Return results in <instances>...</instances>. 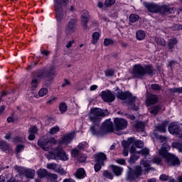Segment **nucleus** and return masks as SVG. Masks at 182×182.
Returning a JSON list of instances; mask_svg holds the SVG:
<instances>
[{
  "label": "nucleus",
  "mask_w": 182,
  "mask_h": 182,
  "mask_svg": "<svg viewBox=\"0 0 182 182\" xmlns=\"http://www.w3.org/2000/svg\"><path fill=\"white\" fill-rule=\"evenodd\" d=\"M90 122L92 123V126L90 127V131L93 136H103L106 133L113 132V122L110 119L105 120L100 128V132L96 131V129L100 126V122H102V117H106L109 116V111L107 109H102L97 107L91 108L88 114Z\"/></svg>",
  "instance_id": "1"
},
{
  "label": "nucleus",
  "mask_w": 182,
  "mask_h": 182,
  "mask_svg": "<svg viewBox=\"0 0 182 182\" xmlns=\"http://www.w3.org/2000/svg\"><path fill=\"white\" fill-rule=\"evenodd\" d=\"M55 73L56 70L53 66L43 67L40 70H37L36 76L38 79H46L44 85L46 87H49V86L52 85V80H53Z\"/></svg>",
  "instance_id": "2"
},
{
  "label": "nucleus",
  "mask_w": 182,
  "mask_h": 182,
  "mask_svg": "<svg viewBox=\"0 0 182 182\" xmlns=\"http://www.w3.org/2000/svg\"><path fill=\"white\" fill-rule=\"evenodd\" d=\"M153 66L150 65H145L142 66L140 64H136L133 66L132 75L136 79H141L146 75H153Z\"/></svg>",
  "instance_id": "3"
},
{
  "label": "nucleus",
  "mask_w": 182,
  "mask_h": 182,
  "mask_svg": "<svg viewBox=\"0 0 182 182\" xmlns=\"http://www.w3.org/2000/svg\"><path fill=\"white\" fill-rule=\"evenodd\" d=\"M117 97L121 100H125L126 103H127L129 106H131L132 110H135L136 112L139 110V107L136 106V103L139 104V102L140 101L136 96H133L129 92H118Z\"/></svg>",
  "instance_id": "4"
},
{
  "label": "nucleus",
  "mask_w": 182,
  "mask_h": 182,
  "mask_svg": "<svg viewBox=\"0 0 182 182\" xmlns=\"http://www.w3.org/2000/svg\"><path fill=\"white\" fill-rule=\"evenodd\" d=\"M145 7L147 9L149 12H151L152 14H156L159 12V11L161 14H164L165 15L174 13V9L167 6L159 7L158 5L154 3H146L145 4Z\"/></svg>",
  "instance_id": "5"
},
{
  "label": "nucleus",
  "mask_w": 182,
  "mask_h": 182,
  "mask_svg": "<svg viewBox=\"0 0 182 182\" xmlns=\"http://www.w3.org/2000/svg\"><path fill=\"white\" fill-rule=\"evenodd\" d=\"M45 156L48 160H55L57 157H58L60 160H68L66 152H65L60 146H58L53 149V151H50L47 154H45Z\"/></svg>",
  "instance_id": "6"
},
{
  "label": "nucleus",
  "mask_w": 182,
  "mask_h": 182,
  "mask_svg": "<svg viewBox=\"0 0 182 182\" xmlns=\"http://www.w3.org/2000/svg\"><path fill=\"white\" fill-rule=\"evenodd\" d=\"M129 171L127 173V181H136L141 176V173L143 170L141 169V166H136L134 167V170L132 171V168L130 166H128Z\"/></svg>",
  "instance_id": "7"
},
{
  "label": "nucleus",
  "mask_w": 182,
  "mask_h": 182,
  "mask_svg": "<svg viewBox=\"0 0 182 182\" xmlns=\"http://www.w3.org/2000/svg\"><path fill=\"white\" fill-rule=\"evenodd\" d=\"M168 150H170V146H163L159 151V156L163 157V159H166V160H178V158H177L176 155L168 153Z\"/></svg>",
  "instance_id": "8"
},
{
  "label": "nucleus",
  "mask_w": 182,
  "mask_h": 182,
  "mask_svg": "<svg viewBox=\"0 0 182 182\" xmlns=\"http://www.w3.org/2000/svg\"><path fill=\"white\" fill-rule=\"evenodd\" d=\"M53 1H54V7H55L56 20L58 21V22H61V21L64 18L63 9L62 8V6H60V4L58 1V0H53Z\"/></svg>",
  "instance_id": "9"
},
{
  "label": "nucleus",
  "mask_w": 182,
  "mask_h": 182,
  "mask_svg": "<svg viewBox=\"0 0 182 182\" xmlns=\"http://www.w3.org/2000/svg\"><path fill=\"white\" fill-rule=\"evenodd\" d=\"M140 154L145 156V159L149 160L150 159V151L147 148H144L141 151L136 152L134 154L132 155L130 160H139L140 159Z\"/></svg>",
  "instance_id": "10"
},
{
  "label": "nucleus",
  "mask_w": 182,
  "mask_h": 182,
  "mask_svg": "<svg viewBox=\"0 0 182 182\" xmlns=\"http://www.w3.org/2000/svg\"><path fill=\"white\" fill-rule=\"evenodd\" d=\"M14 168L18 173H21L22 171H24L25 176L26 177V178H33V177L35 176V170L26 168L18 166H16Z\"/></svg>",
  "instance_id": "11"
},
{
  "label": "nucleus",
  "mask_w": 182,
  "mask_h": 182,
  "mask_svg": "<svg viewBox=\"0 0 182 182\" xmlns=\"http://www.w3.org/2000/svg\"><path fill=\"white\" fill-rule=\"evenodd\" d=\"M114 123L117 130H124V129L127 128V120L123 118L114 119Z\"/></svg>",
  "instance_id": "12"
},
{
  "label": "nucleus",
  "mask_w": 182,
  "mask_h": 182,
  "mask_svg": "<svg viewBox=\"0 0 182 182\" xmlns=\"http://www.w3.org/2000/svg\"><path fill=\"white\" fill-rule=\"evenodd\" d=\"M101 97L107 103H112V102H114L115 99L114 95L110 90L102 91L101 92Z\"/></svg>",
  "instance_id": "13"
},
{
  "label": "nucleus",
  "mask_w": 182,
  "mask_h": 182,
  "mask_svg": "<svg viewBox=\"0 0 182 182\" xmlns=\"http://www.w3.org/2000/svg\"><path fill=\"white\" fill-rule=\"evenodd\" d=\"M182 129L181 124L177 122H172L168 125V130L171 134H178L180 130Z\"/></svg>",
  "instance_id": "14"
},
{
  "label": "nucleus",
  "mask_w": 182,
  "mask_h": 182,
  "mask_svg": "<svg viewBox=\"0 0 182 182\" xmlns=\"http://www.w3.org/2000/svg\"><path fill=\"white\" fill-rule=\"evenodd\" d=\"M90 21V15L88 11H83L82 15L81 16V24L82 25V28L84 31H87L89 29V26H87V22Z\"/></svg>",
  "instance_id": "15"
},
{
  "label": "nucleus",
  "mask_w": 182,
  "mask_h": 182,
  "mask_svg": "<svg viewBox=\"0 0 182 182\" xmlns=\"http://www.w3.org/2000/svg\"><path fill=\"white\" fill-rule=\"evenodd\" d=\"M151 164L160 165L161 164V160H154L151 161L149 160L141 161V164L143 165L146 171H150V170H153V168H151Z\"/></svg>",
  "instance_id": "16"
},
{
  "label": "nucleus",
  "mask_w": 182,
  "mask_h": 182,
  "mask_svg": "<svg viewBox=\"0 0 182 182\" xmlns=\"http://www.w3.org/2000/svg\"><path fill=\"white\" fill-rule=\"evenodd\" d=\"M76 23H77V21L76 19L70 20L65 28V32L68 33V35H70L71 33H73L75 31H76Z\"/></svg>",
  "instance_id": "17"
},
{
  "label": "nucleus",
  "mask_w": 182,
  "mask_h": 182,
  "mask_svg": "<svg viewBox=\"0 0 182 182\" xmlns=\"http://www.w3.org/2000/svg\"><path fill=\"white\" fill-rule=\"evenodd\" d=\"M49 139H39L37 144L45 151H49V149L52 148V145L49 144Z\"/></svg>",
  "instance_id": "18"
},
{
  "label": "nucleus",
  "mask_w": 182,
  "mask_h": 182,
  "mask_svg": "<svg viewBox=\"0 0 182 182\" xmlns=\"http://www.w3.org/2000/svg\"><path fill=\"white\" fill-rule=\"evenodd\" d=\"M73 139V134H68L67 135L64 136L61 141H59L60 144H69L70 141Z\"/></svg>",
  "instance_id": "19"
},
{
  "label": "nucleus",
  "mask_w": 182,
  "mask_h": 182,
  "mask_svg": "<svg viewBox=\"0 0 182 182\" xmlns=\"http://www.w3.org/2000/svg\"><path fill=\"white\" fill-rule=\"evenodd\" d=\"M109 168H112L114 174H115L117 177L119 176H122V173H123V168L114 165H110Z\"/></svg>",
  "instance_id": "20"
},
{
  "label": "nucleus",
  "mask_w": 182,
  "mask_h": 182,
  "mask_svg": "<svg viewBox=\"0 0 182 182\" xmlns=\"http://www.w3.org/2000/svg\"><path fill=\"white\" fill-rule=\"evenodd\" d=\"M168 123H170L168 121H164L162 124L156 126V129L160 132V133H166Z\"/></svg>",
  "instance_id": "21"
},
{
  "label": "nucleus",
  "mask_w": 182,
  "mask_h": 182,
  "mask_svg": "<svg viewBox=\"0 0 182 182\" xmlns=\"http://www.w3.org/2000/svg\"><path fill=\"white\" fill-rule=\"evenodd\" d=\"M134 137L128 138L127 140H123L122 141V147H125V149H129L132 144H134Z\"/></svg>",
  "instance_id": "22"
},
{
  "label": "nucleus",
  "mask_w": 182,
  "mask_h": 182,
  "mask_svg": "<svg viewBox=\"0 0 182 182\" xmlns=\"http://www.w3.org/2000/svg\"><path fill=\"white\" fill-rule=\"evenodd\" d=\"M75 177L79 179L85 178V177H86V172L85 171V169L82 168H78L76 171Z\"/></svg>",
  "instance_id": "23"
},
{
  "label": "nucleus",
  "mask_w": 182,
  "mask_h": 182,
  "mask_svg": "<svg viewBox=\"0 0 182 182\" xmlns=\"http://www.w3.org/2000/svg\"><path fill=\"white\" fill-rule=\"evenodd\" d=\"M102 166H105V161L103 160H97L96 161L95 165L94 166L95 173H98L102 170Z\"/></svg>",
  "instance_id": "24"
},
{
  "label": "nucleus",
  "mask_w": 182,
  "mask_h": 182,
  "mask_svg": "<svg viewBox=\"0 0 182 182\" xmlns=\"http://www.w3.org/2000/svg\"><path fill=\"white\" fill-rule=\"evenodd\" d=\"M37 175L39 178H45V177H48V176H49V173L46 169L40 168L37 171Z\"/></svg>",
  "instance_id": "25"
},
{
  "label": "nucleus",
  "mask_w": 182,
  "mask_h": 182,
  "mask_svg": "<svg viewBox=\"0 0 182 182\" xmlns=\"http://www.w3.org/2000/svg\"><path fill=\"white\" fill-rule=\"evenodd\" d=\"M0 150L6 151V150H11V146L8 144V143L4 141H0Z\"/></svg>",
  "instance_id": "26"
},
{
  "label": "nucleus",
  "mask_w": 182,
  "mask_h": 182,
  "mask_svg": "<svg viewBox=\"0 0 182 182\" xmlns=\"http://www.w3.org/2000/svg\"><path fill=\"white\" fill-rule=\"evenodd\" d=\"M165 163L166 164H168V166H173V167L180 166L179 160H166Z\"/></svg>",
  "instance_id": "27"
},
{
  "label": "nucleus",
  "mask_w": 182,
  "mask_h": 182,
  "mask_svg": "<svg viewBox=\"0 0 182 182\" xmlns=\"http://www.w3.org/2000/svg\"><path fill=\"white\" fill-rule=\"evenodd\" d=\"M177 39L176 38H173L168 40V48L171 50L176 45H177Z\"/></svg>",
  "instance_id": "28"
},
{
  "label": "nucleus",
  "mask_w": 182,
  "mask_h": 182,
  "mask_svg": "<svg viewBox=\"0 0 182 182\" xmlns=\"http://www.w3.org/2000/svg\"><path fill=\"white\" fill-rule=\"evenodd\" d=\"M135 129L137 132H140L141 130H144L146 127V124L143 122H137L134 125Z\"/></svg>",
  "instance_id": "29"
},
{
  "label": "nucleus",
  "mask_w": 182,
  "mask_h": 182,
  "mask_svg": "<svg viewBox=\"0 0 182 182\" xmlns=\"http://www.w3.org/2000/svg\"><path fill=\"white\" fill-rule=\"evenodd\" d=\"M95 160H107V156H106L105 153L99 152L95 154Z\"/></svg>",
  "instance_id": "30"
},
{
  "label": "nucleus",
  "mask_w": 182,
  "mask_h": 182,
  "mask_svg": "<svg viewBox=\"0 0 182 182\" xmlns=\"http://www.w3.org/2000/svg\"><path fill=\"white\" fill-rule=\"evenodd\" d=\"M160 110H161V107H160V106L159 105H155L151 108L149 112L150 113H151V114L156 116L159 113V112H160Z\"/></svg>",
  "instance_id": "31"
},
{
  "label": "nucleus",
  "mask_w": 182,
  "mask_h": 182,
  "mask_svg": "<svg viewBox=\"0 0 182 182\" xmlns=\"http://www.w3.org/2000/svg\"><path fill=\"white\" fill-rule=\"evenodd\" d=\"M144 38H146V33L143 31L139 30L136 31V39L138 41H143Z\"/></svg>",
  "instance_id": "32"
},
{
  "label": "nucleus",
  "mask_w": 182,
  "mask_h": 182,
  "mask_svg": "<svg viewBox=\"0 0 182 182\" xmlns=\"http://www.w3.org/2000/svg\"><path fill=\"white\" fill-rule=\"evenodd\" d=\"M99 38H100V34L99 33V32L93 33L92 43H93V45H95V43H97V41H99Z\"/></svg>",
  "instance_id": "33"
},
{
  "label": "nucleus",
  "mask_w": 182,
  "mask_h": 182,
  "mask_svg": "<svg viewBox=\"0 0 182 182\" xmlns=\"http://www.w3.org/2000/svg\"><path fill=\"white\" fill-rule=\"evenodd\" d=\"M47 177L48 182H56V180H58V175L55 173H48Z\"/></svg>",
  "instance_id": "34"
},
{
  "label": "nucleus",
  "mask_w": 182,
  "mask_h": 182,
  "mask_svg": "<svg viewBox=\"0 0 182 182\" xmlns=\"http://www.w3.org/2000/svg\"><path fill=\"white\" fill-rule=\"evenodd\" d=\"M148 102L149 105H155V103H157V97H156L154 95L149 96Z\"/></svg>",
  "instance_id": "35"
},
{
  "label": "nucleus",
  "mask_w": 182,
  "mask_h": 182,
  "mask_svg": "<svg viewBox=\"0 0 182 182\" xmlns=\"http://www.w3.org/2000/svg\"><path fill=\"white\" fill-rule=\"evenodd\" d=\"M59 110L60 113H65L68 111V106L66 105V103L61 102L59 105Z\"/></svg>",
  "instance_id": "36"
},
{
  "label": "nucleus",
  "mask_w": 182,
  "mask_h": 182,
  "mask_svg": "<svg viewBox=\"0 0 182 182\" xmlns=\"http://www.w3.org/2000/svg\"><path fill=\"white\" fill-rule=\"evenodd\" d=\"M134 144L137 147V149H141L144 146V143L141 140H136V139L134 138Z\"/></svg>",
  "instance_id": "37"
},
{
  "label": "nucleus",
  "mask_w": 182,
  "mask_h": 182,
  "mask_svg": "<svg viewBox=\"0 0 182 182\" xmlns=\"http://www.w3.org/2000/svg\"><path fill=\"white\" fill-rule=\"evenodd\" d=\"M140 19V17L137 14H131L129 16V22H132V23H134V22H137Z\"/></svg>",
  "instance_id": "38"
},
{
  "label": "nucleus",
  "mask_w": 182,
  "mask_h": 182,
  "mask_svg": "<svg viewBox=\"0 0 182 182\" xmlns=\"http://www.w3.org/2000/svg\"><path fill=\"white\" fill-rule=\"evenodd\" d=\"M155 42L157 45H161V46H166V40L161 38H155Z\"/></svg>",
  "instance_id": "39"
},
{
  "label": "nucleus",
  "mask_w": 182,
  "mask_h": 182,
  "mask_svg": "<svg viewBox=\"0 0 182 182\" xmlns=\"http://www.w3.org/2000/svg\"><path fill=\"white\" fill-rule=\"evenodd\" d=\"M103 176L105 177V178H108L109 180H113V174H112V173L109 171H104Z\"/></svg>",
  "instance_id": "40"
},
{
  "label": "nucleus",
  "mask_w": 182,
  "mask_h": 182,
  "mask_svg": "<svg viewBox=\"0 0 182 182\" xmlns=\"http://www.w3.org/2000/svg\"><path fill=\"white\" fill-rule=\"evenodd\" d=\"M173 147L177 149L180 153H182V143L181 142H175L173 144Z\"/></svg>",
  "instance_id": "41"
},
{
  "label": "nucleus",
  "mask_w": 182,
  "mask_h": 182,
  "mask_svg": "<svg viewBox=\"0 0 182 182\" xmlns=\"http://www.w3.org/2000/svg\"><path fill=\"white\" fill-rule=\"evenodd\" d=\"M59 168V165H56L55 164H47V168H49L50 170H54V171H56V170Z\"/></svg>",
  "instance_id": "42"
},
{
  "label": "nucleus",
  "mask_w": 182,
  "mask_h": 182,
  "mask_svg": "<svg viewBox=\"0 0 182 182\" xmlns=\"http://www.w3.org/2000/svg\"><path fill=\"white\" fill-rule=\"evenodd\" d=\"M48 95V89L46 88H41L38 92V96L40 97H43V96H46Z\"/></svg>",
  "instance_id": "43"
},
{
  "label": "nucleus",
  "mask_w": 182,
  "mask_h": 182,
  "mask_svg": "<svg viewBox=\"0 0 182 182\" xmlns=\"http://www.w3.org/2000/svg\"><path fill=\"white\" fill-rule=\"evenodd\" d=\"M115 3L116 0H105V6L109 8V6H112V5H114Z\"/></svg>",
  "instance_id": "44"
},
{
  "label": "nucleus",
  "mask_w": 182,
  "mask_h": 182,
  "mask_svg": "<svg viewBox=\"0 0 182 182\" xmlns=\"http://www.w3.org/2000/svg\"><path fill=\"white\" fill-rule=\"evenodd\" d=\"M151 89H152V90H154V92H159V90H161V86H160V85L159 84H152L151 85Z\"/></svg>",
  "instance_id": "45"
},
{
  "label": "nucleus",
  "mask_w": 182,
  "mask_h": 182,
  "mask_svg": "<svg viewBox=\"0 0 182 182\" xmlns=\"http://www.w3.org/2000/svg\"><path fill=\"white\" fill-rule=\"evenodd\" d=\"M56 173H59V174H60L61 176H65V174H66V171H65V169H63L62 168V166L58 165V169L55 171Z\"/></svg>",
  "instance_id": "46"
},
{
  "label": "nucleus",
  "mask_w": 182,
  "mask_h": 182,
  "mask_svg": "<svg viewBox=\"0 0 182 182\" xmlns=\"http://www.w3.org/2000/svg\"><path fill=\"white\" fill-rule=\"evenodd\" d=\"M114 75V70H110V69L106 70L105 75L107 76V77H110Z\"/></svg>",
  "instance_id": "47"
},
{
  "label": "nucleus",
  "mask_w": 182,
  "mask_h": 182,
  "mask_svg": "<svg viewBox=\"0 0 182 182\" xmlns=\"http://www.w3.org/2000/svg\"><path fill=\"white\" fill-rule=\"evenodd\" d=\"M58 1L61 8H63V6H66L69 4V0H58Z\"/></svg>",
  "instance_id": "48"
},
{
  "label": "nucleus",
  "mask_w": 182,
  "mask_h": 182,
  "mask_svg": "<svg viewBox=\"0 0 182 182\" xmlns=\"http://www.w3.org/2000/svg\"><path fill=\"white\" fill-rule=\"evenodd\" d=\"M59 132V127H54L49 131L50 134H56Z\"/></svg>",
  "instance_id": "49"
},
{
  "label": "nucleus",
  "mask_w": 182,
  "mask_h": 182,
  "mask_svg": "<svg viewBox=\"0 0 182 182\" xmlns=\"http://www.w3.org/2000/svg\"><path fill=\"white\" fill-rule=\"evenodd\" d=\"M170 91L173 93H182V87L171 88Z\"/></svg>",
  "instance_id": "50"
},
{
  "label": "nucleus",
  "mask_w": 182,
  "mask_h": 182,
  "mask_svg": "<svg viewBox=\"0 0 182 182\" xmlns=\"http://www.w3.org/2000/svg\"><path fill=\"white\" fill-rule=\"evenodd\" d=\"M31 85L32 89H36L38 87V79H33Z\"/></svg>",
  "instance_id": "51"
},
{
  "label": "nucleus",
  "mask_w": 182,
  "mask_h": 182,
  "mask_svg": "<svg viewBox=\"0 0 182 182\" xmlns=\"http://www.w3.org/2000/svg\"><path fill=\"white\" fill-rule=\"evenodd\" d=\"M104 45L105 46H109V45H113V40L109 39V38H105L104 41Z\"/></svg>",
  "instance_id": "52"
},
{
  "label": "nucleus",
  "mask_w": 182,
  "mask_h": 182,
  "mask_svg": "<svg viewBox=\"0 0 182 182\" xmlns=\"http://www.w3.org/2000/svg\"><path fill=\"white\" fill-rule=\"evenodd\" d=\"M28 132L32 134H36L38 133V129L36 127H32L28 129Z\"/></svg>",
  "instance_id": "53"
},
{
  "label": "nucleus",
  "mask_w": 182,
  "mask_h": 182,
  "mask_svg": "<svg viewBox=\"0 0 182 182\" xmlns=\"http://www.w3.org/2000/svg\"><path fill=\"white\" fill-rule=\"evenodd\" d=\"M78 155H79V150H77V149H74L71 151V156L73 157H77Z\"/></svg>",
  "instance_id": "54"
},
{
  "label": "nucleus",
  "mask_w": 182,
  "mask_h": 182,
  "mask_svg": "<svg viewBox=\"0 0 182 182\" xmlns=\"http://www.w3.org/2000/svg\"><path fill=\"white\" fill-rule=\"evenodd\" d=\"M11 92H8V91H4V92H0V103L1 101L2 100V97H4V96H8V95H10Z\"/></svg>",
  "instance_id": "55"
},
{
  "label": "nucleus",
  "mask_w": 182,
  "mask_h": 182,
  "mask_svg": "<svg viewBox=\"0 0 182 182\" xmlns=\"http://www.w3.org/2000/svg\"><path fill=\"white\" fill-rule=\"evenodd\" d=\"M159 180L161 181H167V180H168V176L166 174H162L160 176Z\"/></svg>",
  "instance_id": "56"
},
{
  "label": "nucleus",
  "mask_w": 182,
  "mask_h": 182,
  "mask_svg": "<svg viewBox=\"0 0 182 182\" xmlns=\"http://www.w3.org/2000/svg\"><path fill=\"white\" fill-rule=\"evenodd\" d=\"M25 146L23 145H17L16 146V152L17 153H21L22 150H24Z\"/></svg>",
  "instance_id": "57"
},
{
  "label": "nucleus",
  "mask_w": 182,
  "mask_h": 182,
  "mask_svg": "<svg viewBox=\"0 0 182 182\" xmlns=\"http://www.w3.org/2000/svg\"><path fill=\"white\" fill-rule=\"evenodd\" d=\"M130 153L131 154H136V153H138L139 151H136V146H134V145H132L131 149H130Z\"/></svg>",
  "instance_id": "58"
},
{
  "label": "nucleus",
  "mask_w": 182,
  "mask_h": 182,
  "mask_svg": "<svg viewBox=\"0 0 182 182\" xmlns=\"http://www.w3.org/2000/svg\"><path fill=\"white\" fill-rule=\"evenodd\" d=\"M48 140H49V144L51 145L52 144H54V145L58 144V140L55 139V138H51Z\"/></svg>",
  "instance_id": "59"
},
{
  "label": "nucleus",
  "mask_w": 182,
  "mask_h": 182,
  "mask_svg": "<svg viewBox=\"0 0 182 182\" xmlns=\"http://www.w3.org/2000/svg\"><path fill=\"white\" fill-rule=\"evenodd\" d=\"M125 116H127V119H130V120H135V119H136V117H134V115H133V114H125Z\"/></svg>",
  "instance_id": "60"
},
{
  "label": "nucleus",
  "mask_w": 182,
  "mask_h": 182,
  "mask_svg": "<svg viewBox=\"0 0 182 182\" xmlns=\"http://www.w3.org/2000/svg\"><path fill=\"white\" fill-rule=\"evenodd\" d=\"M123 155L125 156H129V148L123 147Z\"/></svg>",
  "instance_id": "61"
},
{
  "label": "nucleus",
  "mask_w": 182,
  "mask_h": 182,
  "mask_svg": "<svg viewBox=\"0 0 182 182\" xmlns=\"http://www.w3.org/2000/svg\"><path fill=\"white\" fill-rule=\"evenodd\" d=\"M75 43V41H68V43H67L66 45V48L68 49H69V48H72V45H73Z\"/></svg>",
  "instance_id": "62"
},
{
  "label": "nucleus",
  "mask_w": 182,
  "mask_h": 182,
  "mask_svg": "<svg viewBox=\"0 0 182 182\" xmlns=\"http://www.w3.org/2000/svg\"><path fill=\"white\" fill-rule=\"evenodd\" d=\"M117 164H120L121 166H126L125 160H117Z\"/></svg>",
  "instance_id": "63"
},
{
  "label": "nucleus",
  "mask_w": 182,
  "mask_h": 182,
  "mask_svg": "<svg viewBox=\"0 0 182 182\" xmlns=\"http://www.w3.org/2000/svg\"><path fill=\"white\" fill-rule=\"evenodd\" d=\"M35 138H36L35 134H30L28 135V140H31V141L35 140Z\"/></svg>",
  "instance_id": "64"
}]
</instances>
